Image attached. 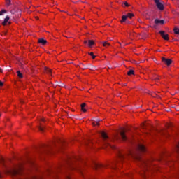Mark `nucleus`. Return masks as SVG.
<instances>
[{
	"instance_id": "obj_32",
	"label": "nucleus",
	"mask_w": 179,
	"mask_h": 179,
	"mask_svg": "<svg viewBox=\"0 0 179 179\" xmlns=\"http://www.w3.org/2000/svg\"><path fill=\"white\" fill-rule=\"evenodd\" d=\"M2 86H3V82L0 81V87H2Z\"/></svg>"
},
{
	"instance_id": "obj_8",
	"label": "nucleus",
	"mask_w": 179,
	"mask_h": 179,
	"mask_svg": "<svg viewBox=\"0 0 179 179\" xmlns=\"http://www.w3.org/2000/svg\"><path fill=\"white\" fill-rule=\"evenodd\" d=\"M159 34L164 38V40H169V34H166L164 31H159Z\"/></svg>"
},
{
	"instance_id": "obj_14",
	"label": "nucleus",
	"mask_w": 179,
	"mask_h": 179,
	"mask_svg": "<svg viewBox=\"0 0 179 179\" xmlns=\"http://www.w3.org/2000/svg\"><path fill=\"white\" fill-rule=\"evenodd\" d=\"M85 107H86V103H83L81 104V110L83 112V113H86L87 110L86 108H85Z\"/></svg>"
},
{
	"instance_id": "obj_40",
	"label": "nucleus",
	"mask_w": 179,
	"mask_h": 179,
	"mask_svg": "<svg viewBox=\"0 0 179 179\" xmlns=\"http://www.w3.org/2000/svg\"><path fill=\"white\" fill-rule=\"evenodd\" d=\"M1 113H0V117H1Z\"/></svg>"
},
{
	"instance_id": "obj_12",
	"label": "nucleus",
	"mask_w": 179,
	"mask_h": 179,
	"mask_svg": "<svg viewBox=\"0 0 179 179\" xmlns=\"http://www.w3.org/2000/svg\"><path fill=\"white\" fill-rule=\"evenodd\" d=\"M9 15L6 16L3 22H2L3 26H6L8 24V22H9Z\"/></svg>"
},
{
	"instance_id": "obj_15",
	"label": "nucleus",
	"mask_w": 179,
	"mask_h": 179,
	"mask_svg": "<svg viewBox=\"0 0 179 179\" xmlns=\"http://www.w3.org/2000/svg\"><path fill=\"white\" fill-rule=\"evenodd\" d=\"M45 72L46 73H48V75H51L52 76L51 73H52V71H51V69H48L47 67H45Z\"/></svg>"
},
{
	"instance_id": "obj_6",
	"label": "nucleus",
	"mask_w": 179,
	"mask_h": 179,
	"mask_svg": "<svg viewBox=\"0 0 179 179\" xmlns=\"http://www.w3.org/2000/svg\"><path fill=\"white\" fill-rule=\"evenodd\" d=\"M155 3L156 4V6L159 10H164V5L160 2V0H154Z\"/></svg>"
},
{
	"instance_id": "obj_13",
	"label": "nucleus",
	"mask_w": 179,
	"mask_h": 179,
	"mask_svg": "<svg viewBox=\"0 0 179 179\" xmlns=\"http://www.w3.org/2000/svg\"><path fill=\"white\" fill-rule=\"evenodd\" d=\"M100 167H103V165L101 164H97V163L94 164V169H95V170L100 169Z\"/></svg>"
},
{
	"instance_id": "obj_31",
	"label": "nucleus",
	"mask_w": 179,
	"mask_h": 179,
	"mask_svg": "<svg viewBox=\"0 0 179 179\" xmlns=\"http://www.w3.org/2000/svg\"><path fill=\"white\" fill-rule=\"evenodd\" d=\"M11 13H12V15H15V10H11Z\"/></svg>"
},
{
	"instance_id": "obj_5",
	"label": "nucleus",
	"mask_w": 179,
	"mask_h": 179,
	"mask_svg": "<svg viewBox=\"0 0 179 179\" xmlns=\"http://www.w3.org/2000/svg\"><path fill=\"white\" fill-rule=\"evenodd\" d=\"M115 139L118 141V139H121L122 141H127L128 138L127 137V135H125V131H122L120 132V136H115Z\"/></svg>"
},
{
	"instance_id": "obj_2",
	"label": "nucleus",
	"mask_w": 179,
	"mask_h": 179,
	"mask_svg": "<svg viewBox=\"0 0 179 179\" xmlns=\"http://www.w3.org/2000/svg\"><path fill=\"white\" fill-rule=\"evenodd\" d=\"M6 173L8 174H11L13 177H15L16 178H19L20 176H23V173H22V169L20 168L18 169H14L12 170H7L6 171Z\"/></svg>"
},
{
	"instance_id": "obj_23",
	"label": "nucleus",
	"mask_w": 179,
	"mask_h": 179,
	"mask_svg": "<svg viewBox=\"0 0 179 179\" xmlns=\"http://www.w3.org/2000/svg\"><path fill=\"white\" fill-rule=\"evenodd\" d=\"M18 78H23V74L20 72V71H17Z\"/></svg>"
},
{
	"instance_id": "obj_27",
	"label": "nucleus",
	"mask_w": 179,
	"mask_h": 179,
	"mask_svg": "<svg viewBox=\"0 0 179 179\" xmlns=\"http://www.w3.org/2000/svg\"><path fill=\"white\" fill-rule=\"evenodd\" d=\"M89 55H90L92 57V59H94L96 58V55L93 52H90Z\"/></svg>"
},
{
	"instance_id": "obj_11",
	"label": "nucleus",
	"mask_w": 179,
	"mask_h": 179,
	"mask_svg": "<svg viewBox=\"0 0 179 179\" xmlns=\"http://www.w3.org/2000/svg\"><path fill=\"white\" fill-rule=\"evenodd\" d=\"M38 43L42 44V45H45V44H47V40L42 38L38 40Z\"/></svg>"
},
{
	"instance_id": "obj_28",
	"label": "nucleus",
	"mask_w": 179,
	"mask_h": 179,
	"mask_svg": "<svg viewBox=\"0 0 179 179\" xmlns=\"http://www.w3.org/2000/svg\"><path fill=\"white\" fill-rule=\"evenodd\" d=\"M92 124L94 125V127H96V125H100V124L99 123V121L95 120Z\"/></svg>"
},
{
	"instance_id": "obj_4",
	"label": "nucleus",
	"mask_w": 179,
	"mask_h": 179,
	"mask_svg": "<svg viewBox=\"0 0 179 179\" xmlns=\"http://www.w3.org/2000/svg\"><path fill=\"white\" fill-rule=\"evenodd\" d=\"M101 136H102L103 141H105V146H108L109 148H111V149H115V147L114 145H111V144H110V143L106 141H107V139H108V136H107V134H106V132H102Z\"/></svg>"
},
{
	"instance_id": "obj_38",
	"label": "nucleus",
	"mask_w": 179,
	"mask_h": 179,
	"mask_svg": "<svg viewBox=\"0 0 179 179\" xmlns=\"http://www.w3.org/2000/svg\"><path fill=\"white\" fill-rule=\"evenodd\" d=\"M41 121L44 122L45 120H44V119H41Z\"/></svg>"
},
{
	"instance_id": "obj_34",
	"label": "nucleus",
	"mask_w": 179,
	"mask_h": 179,
	"mask_svg": "<svg viewBox=\"0 0 179 179\" xmlns=\"http://www.w3.org/2000/svg\"><path fill=\"white\" fill-rule=\"evenodd\" d=\"M87 43H89V42H87V41H84V44H87Z\"/></svg>"
},
{
	"instance_id": "obj_18",
	"label": "nucleus",
	"mask_w": 179,
	"mask_h": 179,
	"mask_svg": "<svg viewBox=\"0 0 179 179\" xmlns=\"http://www.w3.org/2000/svg\"><path fill=\"white\" fill-rule=\"evenodd\" d=\"M12 1L11 0H6V6L8 7L10 6V5H12Z\"/></svg>"
},
{
	"instance_id": "obj_9",
	"label": "nucleus",
	"mask_w": 179,
	"mask_h": 179,
	"mask_svg": "<svg viewBox=\"0 0 179 179\" xmlns=\"http://www.w3.org/2000/svg\"><path fill=\"white\" fill-rule=\"evenodd\" d=\"M137 149L140 152H146V148L145 147V145H143L142 144H138Z\"/></svg>"
},
{
	"instance_id": "obj_16",
	"label": "nucleus",
	"mask_w": 179,
	"mask_h": 179,
	"mask_svg": "<svg viewBox=\"0 0 179 179\" xmlns=\"http://www.w3.org/2000/svg\"><path fill=\"white\" fill-rule=\"evenodd\" d=\"M93 45H94V41L89 40L88 41V46L89 47H93Z\"/></svg>"
},
{
	"instance_id": "obj_33",
	"label": "nucleus",
	"mask_w": 179,
	"mask_h": 179,
	"mask_svg": "<svg viewBox=\"0 0 179 179\" xmlns=\"http://www.w3.org/2000/svg\"><path fill=\"white\" fill-rule=\"evenodd\" d=\"M152 97H156V94L154 93L152 94Z\"/></svg>"
},
{
	"instance_id": "obj_3",
	"label": "nucleus",
	"mask_w": 179,
	"mask_h": 179,
	"mask_svg": "<svg viewBox=\"0 0 179 179\" xmlns=\"http://www.w3.org/2000/svg\"><path fill=\"white\" fill-rule=\"evenodd\" d=\"M128 156H131L132 157H135L136 155L135 152L132 151H129L128 152H118V157L120 162H122L126 157H128Z\"/></svg>"
},
{
	"instance_id": "obj_1",
	"label": "nucleus",
	"mask_w": 179,
	"mask_h": 179,
	"mask_svg": "<svg viewBox=\"0 0 179 179\" xmlns=\"http://www.w3.org/2000/svg\"><path fill=\"white\" fill-rule=\"evenodd\" d=\"M140 162H141L142 166H143V171L141 172V176L142 177H146V172L149 170V166H150V160H142L141 159H138Z\"/></svg>"
},
{
	"instance_id": "obj_19",
	"label": "nucleus",
	"mask_w": 179,
	"mask_h": 179,
	"mask_svg": "<svg viewBox=\"0 0 179 179\" xmlns=\"http://www.w3.org/2000/svg\"><path fill=\"white\" fill-rule=\"evenodd\" d=\"M110 167H111L112 169H117V162H113V163L111 164Z\"/></svg>"
},
{
	"instance_id": "obj_36",
	"label": "nucleus",
	"mask_w": 179,
	"mask_h": 179,
	"mask_svg": "<svg viewBox=\"0 0 179 179\" xmlns=\"http://www.w3.org/2000/svg\"><path fill=\"white\" fill-rule=\"evenodd\" d=\"M95 121H99V123L100 122V119H96Z\"/></svg>"
},
{
	"instance_id": "obj_25",
	"label": "nucleus",
	"mask_w": 179,
	"mask_h": 179,
	"mask_svg": "<svg viewBox=\"0 0 179 179\" xmlns=\"http://www.w3.org/2000/svg\"><path fill=\"white\" fill-rule=\"evenodd\" d=\"M43 153H48L50 152V149L48 148H45L43 151H42Z\"/></svg>"
},
{
	"instance_id": "obj_26",
	"label": "nucleus",
	"mask_w": 179,
	"mask_h": 179,
	"mask_svg": "<svg viewBox=\"0 0 179 179\" xmlns=\"http://www.w3.org/2000/svg\"><path fill=\"white\" fill-rule=\"evenodd\" d=\"M122 6H126L127 8H128V6H129V4L128 3V2L124 1L123 2Z\"/></svg>"
},
{
	"instance_id": "obj_39",
	"label": "nucleus",
	"mask_w": 179,
	"mask_h": 179,
	"mask_svg": "<svg viewBox=\"0 0 179 179\" xmlns=\"http://www.w3.org/2000/svg\"><path fill=\"white\" fill-rule=\"evenodd\" d=\"M1 177H2V175H1V173H0V178H1Z\"/></svg>"
},
{
	"instance_id": "obj_37",
	"label": "nucleus",
	"mask_w": 179,
	"mask_h": 179,
	"mask_svg": "<svg viewBox=\"0 0 179 179\" xmlns=\"http://www.w3.org/2000/svg\"><path fill=\"white\" fill-rule=\"evenodd\" d=\"M127 176H128V177H131V176H132V175L131 174H128Z\"/></svg>"
},
{
	"instance_id": "obj_35",
	"label": "nucleus",
	"mask_w": 179,
	"mask_h": 179,
	"mask_svg": "<svg viewBox=\"0 0 179 179\" xmlns=\"http://www.w3.org/2000/svg\"><path fill=\"white\" fill-rule=\"evenodd\" d=\"M0 72L2 73V72H3V70H2L1 68H0Z\"/></svg>"
},
{
	"instance_id": "obj_7",
	"label": "nucleus",
	"mask_w": 179,
	"mask_h": 179,
	"mask_svg": "<svg viewBox=\"0 0 179 179\" xmlns=\"http://www.w3.org/2000/svg\"><path fill=\"white\" fill-rule=\"evenodd\" d=\"M162 61L165 64V65H167V66H170L173 63V60L171 59H166V57H162Z\"/></svg>"
},
{
	"instance_id": "obj_20",
	"label": "nucleus",
	"mask_w": 179,
	"mask_h": 179,
	"mask_svg": "<svg viewBox=\"0 0 179 179\" xmlns=\"http://www.w3.org/2000/svg\"><path fill=\"white\" fill-rule=\"evenodd\" d=\"M126 16H127V17H129V19H132V17H134V15L129 13Z\"/></svg>"
},
{
	"instance_id": "obj_29",
	"label": "nucleus",
	"mask_w": 179,
	"mask_h": 179,
	"mask_svg": "<svg viewBox=\"0 0 179 179\" xmlns=\"http://www.w3.org/2000/svg\"><path fill=\"white\" fill-rule=\"evenodd\" d=\"M39 131H41V132H43L44 131V127L41 124V126L38 127Z\"/></svg>"
},
{
	"instance_id": "obj_24",
	"label": "nucleus",
	"mask_w": 179,
	"mask_h": 179,
	"mask_svg": "<svg viewBox=\"0 0 179 179\" xmlns=\"http://www.w3.org/2000/svg\"><path fill=\"white\" fill-rule=\"evenodd\" d=\"M103 47H108V46H110V43H108V42H103Z\"/></svg>"
},
{
	"instance_id": "obj_22",
	"label": "nucleus",
	"mask_w": 179,
	"mask_h": 179,
	"mask_svg": "<svg viewBox=\"0 0 179 179\" xmlns=\"http://www.w3.org/2000/svg\"><path fill=\"white\" fill-rule=\"evenodd\" d=\"M134 70L131 69L127 72V75H129V76H131V75H134Z\"/></svg>"
},
{
	"instance_id": "obj_21",
	"label": "nucleus",
	"mask_w": 179,
	"mask_h": 179,
	"mask_svg": "<svg viewBox=\"0 0 179 179\" xmlns=\"http://www.w3.org/2000/svg\"><path fill=\"white\" fill-rule=\"evenodd\" d=\"M173 31H174L175 34L179 35V28L175 27L173 29Z\"/></svg>"
},
{
	"instance_id": "obj_30",
	"label": "nucleus",
	"mask_w": 179,
	"mask_h": 179,
	"mask_svg": "<svg viewBox=\"0 0 179 179\" xmlns=\"http://www.w3.org/2000/svg\"><path fill=\"white\" fill-rule=\"evenodd\" d=\"M3 13H6V10H2L1 11H0V16H2Z\"/></svg>"
},
{
	"instance_id": "obj_10",
	"label": "nucleus",
	"mask_w": 179,
	"mask_h": 179,
	"mask_svg": "<svg viewBox=\"0 0 179 179\" xmlns=\"http://www.w3.org/2000/svg\"><path fill=\"white\" fill-rule=\"evenodd\" d=\"M154 23L155 24H164V20H159V19H155L154 21Z\"/></svg>"
},
{
	"instance_id": "obj_17",
	"label": "nucleus",
	"mask_w": 179,
	"mask_h": 179,
	"mask_svg": "<svg viewBox=\"0 0 179 179\" xmlns=\"http://www.w3.org/2000/svg\"><path fill=\"white\" fill-rule=\"evenodd\" d=\"M127 19H128V16L127 15H123L122 17V20H121V23H124V22H127Z\"/></svg>"
}]
</instances>
